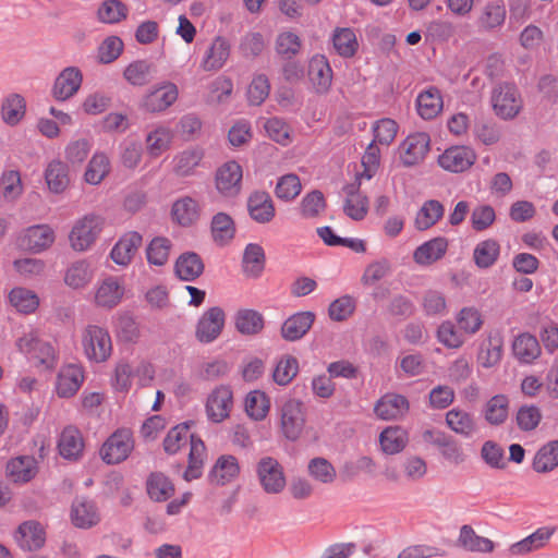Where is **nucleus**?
<instances>
[{
  "mask_svg": "<svg viewBox=\"0 0 558 558\" xmlns=\"http://www.w3.org/2000/svg\"><path fill=\"white\" fill-rule=\"evenodd\" d=\"M192 423L185 422L171 428L163 440L165 451L169 454L177 453L187 442L190 444L189 465L183 477L190 482L201 477L206 448L204 441L190 432Z\"/></svg>",
  "mask_w": 558,
  "mask_h": 558,
  "instance_id": "nucleus-1",
  "label": "nucleus"
},
{
  "mask_svg": "<svg viewBox=\"0 0 558 558\" xmlns=\"http://www.w3.org/2000/svg\"><path fill=\"white\" fill-rule=\"evenodd\" d=\"M17 350L37 367L52 371L58 363L54 348L51 343L38 338L36 332L29 331L17 338Z\"/></svg>",
  "mask_w": 558,
  "mask_h": 558,
  "instance_id": "nucleus-2",
  "label": "nucleus"
},
{
  "mask_svg": "<svg viewBox=\"0 0 558 558\" xmlns=\"http://www.w3.org/2000/svg\"><path fill=\"white\" fill-rule=\"evenodd\" d=\"M490 106L496 117L508 121L517 118L523 109L519 89L509 83L496 85L490 93Z\"/></svg>",
  "mask_w": 558,
  "mask_h": 558,
  "instance_id": "nucleus-3",
  "label": "nucleus"
},
{
  "mask_svg": "<svg viewBox=\"0 0 558 558\" xmlns=\"http://www.w3.org/2000/svg\"><path fill=\"white\" fill-rule=\"evenodd\" d=\"M82 345L86 357L95 363L106 362L112 353L109 331L97 325H88L82 333Z\"/></svg>",
  "mask_w": 558,
  "mask_h": 558,
  "instance_id": "nucleus-4",
  "label": "nucleus"
},
{
  "mask_svg": "<svg viewBox=\"0 0 558 558\" xmlns=\"http://www.w3.org/2000/svg\"><path fill=\"white\" fill-rule=\"evenodd\" d=\"M259 486L267 495H279L287 486L284 469L274 457L260 458L255 465Z\"/></svg>",
  "mask_w": 558,
  "mask_h": 558,
  "instance_id": "nucleus-5",
  "label": "nucleus"
},
{
  "mask_svg": "<svg viewBox=\"0 0 558 558\" xmlns=\"http://www.w3.org/2000/svg\"><path fill=\"white\" fill-rule=\"evenodd\" d=\"M102 229V219L97 215H86L77 220L70 234V245L76 252H84L90 247Z\"/></svg>",
  "mask_w": 558,
  "mask_h": 558,
  "instance_id": "nucleus-6",
  "label": "nucleus"
},
{
  "mask_svg": "<svg viewBox=\"0 0 558 558\" xmlns=\"http://www.w3.org/2000/svg\"><path fill=\"white\" fill-rule=\"evenodd\" d=\"M134 447L130 429L121 428L110 435L102 444L99 454L107 464H117L124 461Z\"/></svg>",
  "mask_w": 558,
  "mask_h": 558,
  "instance_id": "nucleus-7",
  "label": "nucleus"
},
{
  "mask_svg": "<svg viewBox=\"0 0 558 558\" xmlns=\"http://www.w3.org/2000/svg\"><path fill=\"white\" fill-rule=\"evenodd\" d=\"M430 149V137L425 132L409 134L399 145V159L405 167L420 165Z\"/></svg>",
  "mask_w": 558,
  "mask_h": 558,
  "instance_id": "nucleus-8",
  "label": "nucleus"
},
{
  "mask_svg": "<svg viewBox=\"0 0 558 558\" xmlns=\"http://www.w3.org/2000/svg\"><path fill=\"white\" fill-rule=\"evenodd\" d=\"M226 325V313L219 306L207 308L198 318L195 326V338L201 343H211L217 340Z\"/></svg>",
  "mask_w": 558,
  "mask_h": 558,
  "instance_id": "nucleus-9",
  "label": "nucleus"
},
{
  "mask_svg": "<svg viewBox=\"0 0 558 558\" xmlns=\"http://www.w3.org/2000/svg\"><path fill=\"white\" fill-rule=\"evenodd\" d=\"M475 150L466 145H454L445 149L437 159L438 166L451 173L469 170L476 161Z\"/></svg>",
  "mask_w": 558,
  "mask_h": 558,
  "instance_id": "nucleus-10",
  "label": "nucleus"
},
{
  "mask_svg": "<svg viewBox=\"0 0 558 558\" xmlns=\"http://www.w3.org/2000/svg\"><path fill=\"white\" fill-rule=\"evenodd\" d=\"M303 404L296 399L287 400L280 409V428L289 440H296L304 428Z\"/></svg>",
  "mask_w": 558,
  "mask_h": 558,
  "instance_id": "nucleus-11",
  "label": "nucleus"
},
{
  "mask_svg": "<svg viewBox=\"0 0 558 558\" xmlns=\"http://www.w3.org/2000/svg\"><path fill=\"white\" fill-rule=\"evenodd\" d=\"M179 97L178 86L169 81L154 85L145 95L142 106L149 112H162Z\"/></svg>",
  "mask_w": 558,
  "mask_h": 558,
  "instance_id": "nucleus-12",
  "label": "nucleus"
},
{
  "mask_svg": "<svg viewBox=\"0 0 558 558\" xmlns=\"http://www.w3.org/2000/svg\"><path fill=\"white\" fill-rule=\"evenodd\" d=\"M201 216L199 202L190 195L180 196L171 204L170 219L179 227L191 228L199 221Z\"/></svg>",
  "mask_w": 558,
  "mask_h": 558,
  "instance_id": "nucleus-13",
  "label": "nucleus"
},
{
  "mask_svg": "<svg viewBox=\"0 0 558 558\" xmlns=\"http://www.w3.org/2000/svg\"><path fill=\"white\" fill-rule=\"evenodd\" d=\"M243 178L242 167L234 160H229L221 165L215 175V185L217 191L226 197H233L241 191Z\"/></svg>",
  "mask_w": 558,
  "mask_h": 558,
  "instance_id": "nucleus-14",
  "label": "nucleus"
},
{
  "mask_svg": "<svg viewBox=\"0 0 558 558\" xmlns=\"http://www.w3.org/2000/svg\"><path fill=\"white\" fill-rule=\"evenodd\" d=\"M556 532L555 526H541L524 538L511 544L508 553L512 557H523L544 549Z\"/></svg>",
  "mask_w": 558,
  "mask_h": 558,
  "instance_id": "nucleus-15",
  "label": "nucleus"
},
{
  "mask_svg": "<svg viewBox=\"0 0 558 558\" xmlns=\"http://www.w3.org/2000/svg\"><path fill=\"white\" fill-rule=\"evenodd\" d=\"M82 83V71L77 66H66L56 77L51 95L58 101L69 100L80 90Z\"/></svg>",
  "mask_w": 558,
  "mask_h": 558,
  "instance_id": "nucleus-16",
  "label": "nucleus"
},
{
  "mask_svg": "<svg viewBox=\"0 0 558 558\" xmlns=\"http://www.w3.org/2000/svg\"><path fill=\"white\" fill-rule=\"evenodd\" d=\"M232 407V390L228 386H219L214 389L207 398V417L214 423H220L229 417Z\"/></svg>",
  "mask_w": 558,
  "mask_h": 558,
  "instance_id": "nucleus-17",
  "label": "nucleus"
},
{
  "mask_svg": "<svg viewBox=\"0 0 558 558\" xmlns=\"http://www.w3.org/2000/svg\"><path fill=\"white\" fill-rule=\"evenodd\" d=\"M85 380L84 369L76 364L62 366L56 381V392L60 398H71L76 395Z\"/></svg>",
  "mask_w": 558,
  "mask_h": 558,
  "instance_id": "nucleus-18",
  "label": "nucleus"
},
{
  "mask_svg": "<svg viewBox=\"0 0 558 558\" xmlns=\"http://www.w3.org/2000/svg\"><path fill=\"white\" fill-rule=\"evenodd\" d=\"M409 401L398 393H386L375 404L374 412L380 420L395 421L402 418L409 411Z\"/></svg>",
  "mask_w": 558,
  "mask_h": 558,
  "instance_id": "nucleus-19",
  "label": "nucleus"
},
{
  "mask_svg": "<svg viewBox=\"0 0 558 558\" xmlns=\"http://www.w3.org/2000/svg\"><path fill=\"white\" fill-rule=\"evenodd\" d=\"M308 77L317 94H327L332 83V70L327 58L314 56L308 64Z\"/></svg>",
  "mask_w": 558,
  "mask_h": 558,
  "instance_id": "nucleus-20",
  "label": "nucleus"
},
{
  "mask_svg": "<svg viewBox=\"0 0 558 558\" xmlns=\"http://www.w3.org/2000/svg\"><path fill=\"white\" fill-rule=\"evenodd\" d=\"M230 44L223 37H216L204 52L201 68L204 71H218L227 63L230 57Z\"/></svg>",
  "mask_w": 558,
  "mask_h": 558,
  "instance_id": "nucleus-21",
  "label": "nucleus"
},
{
  "mask_svg": "<svg viewBox=\"0 0 558 558\" xmlns=\"http://www.w3.org/2000/svg\"><path fill=\"white\" fill-rule=\"evenodd\" d=\"M60 456L66 460H78L84 450V439L81 432L72 425L63 428L58 439Z\"/></svg>",
  "mask_w": 558,
  "mask_h": 558,
  "instance_id": "nucleus-22",
  "label": "nucleus"
},
{
  "mask_svg": "<svg viewBox=\"0 0 558 558\" xmlns=\"http://www.w3.org/2000/svg\"><path fill=\"white\" fill-rule=\"evenodd\" d=\"M204 158L199 147H189L175 154L172 158V172L180 178L194 175Z\"/></svg>",
  "mask_w": 558,
  "mask_h": 558,
  "instance_id": "nucleus-23",
  "label": "nucleus"
},
{
  "mask_svg": "<svg viewBox=\"0 0 558 558\" xmlns=\"http://www.w3.org/2000/svg\"><path fill=\"white\" fill-rule=\"evenodd\" d=\"M444 108V99L441 92L429 86L423 89L416 97V110L418 116L424 120L436 118Z\"/></svg>",
  "mask_w": 558,
  "mask_h": 558,
  "instance_id": "nucleus-24",
  "label": "nucleus"
},
{
  "mask_svg": "<svg viewBox=\"0 0 558 558\" xmlns=\"http://www.w3.org/2000/svg\"><path fill=\"white\" fill-rule=\"evenodd\" d=\"M124 288L117 277L105 278L96 289L95 303L105 308H113L122 300Z\"/></svg>",
  "mask_w": 558,
  "mask_h": 558,
  "instance_id": "nucleus-25",
  "label": "nucleus"
},
{
  "mask_svg": "<svg viewBox=\"0 0 558 558\" xmlns=\"http://www.w3.org/2000/svg\"><path fill=\"white\" fill-rule=\"evenodd\" d=\"M71 520L80 529H89L96 525L100 517L95 502L84 497L76 498L72 504Z\"/></svg>",
  "mask_w": 558,
  "mask_h": 558,
  "instance_id": "nucleus-26",
  "label": "nucleus"
},
{
  "mask_svg": "<svg viewBox=\"0 0 558 558\" xmlns=\"http://www.w3.org/2000/svg\"><path fill=\"white\" fill-rule=\"evenodd\" d=\"M15 538L22 549L32 551L44 546L46 535L40 523L26 521L19 526Z\"/></svg>",
  "mask_w": 558,
  "mask_h": 558,
  "instance_id": "nucleus-27",
  "label": "nucleus"
},
{
  "mask_svg": "<svg viewBox=\"0 0 558 558\" xmlns=\"http://www.w3.org/2000/svg\"><path fill=\"white\" fill-rule=\"evenodd\" d=\"M240 474V464L238 459L231 454L219 457L210 473L209 480L216 485H226L234 481Z\"/></svg>",
  "mask_w": 558,
  "mask_h": 558,
  "instance_id": "nucleus-28",
  "label": "nucleus"
},
{
  "mask_svg": "<svg viewBox=\"0 0 558 558\" xmlns=\"http://www.w3.org/2000/svg\"><path fill=\"white\" fill-rule=\"evenodd\" d=\"M378 442L385 454H397L407 447L409 433L398 425L388 426L379 434Z\"/></svg>",
  "mask_w": 558,
  "mask_h": 558,
  "instance_id": "nucleus-29",
  "label": "nucleus"
},
{
  "mask_svg": "<svg viewBox=\"0 0 558 558\" xmlns=\"http://www.w3.org/2000/svg\"><path fill=\"white\" fill-rule=\"evenodd\" d=\"M448 248V241L445 238H434L420 245L413 253V259L417 265L429 266L441 259Z\"/></svg>",
  "mask_w": 558,
  "mask_h": 558,
  "instance_id": "nucleus-30",
  "label": "nucleus"
},
{
  "mask_svg": "<svg viewBox=\"0 0 558 558\" xmlns=\"http://www.w3.org/2000/svg\"><path fill=\"white\" fill-rule=\"evenodd\" d=\"M458 545L466 551L488 554L495 549V543L484 536L476 534L471 525L464 524L460 527Z\"/></svg>",
  "mask_w": 558,
  "mask_h": 558,
  "instance_id": "nucleus-31",
  "label": "nucleus"
},
{
  "mask_svg": "<svg viewBox=\"0 0 558 558\" xmlns=\"http://www.w3.org/2000/svg\"><path fill=\"white\" fill-rule=\"evenodd\" d=\"M446 423L452 432L466 438L472 437L477 432L474 415L460 408H453L447 412Z\"/></svg>",
  "mask_w": 558,
  "mask_h": 558,
  "instance_id": "nucleus-32",
  "label": "nucleus"
},
{
  "mask_svg": "<svg viewBox=\"0 0 558 558\" xmlns=\"http://www.w3.org/2000/svg\"><path fill=\"white\" fill-rule=\"evenodd\" d=\"M315 315L312 312H301L289 317L281 327V335L286 340L301 339L312 327Z\"/></svg>",
  "mask_w": 558,
  "mask_h": 558,
  "instance_id": "nucleus-33",
  "label": "nucleus"
},
{
  "mask_svg": "<svg viewBox=\"0 0 558 558\" xmlns=\"http://www.w3.org/2000/svg\"><path fill=\"white\" fill-rule=\"evenodd\" d=\"M250 216L258 223L269 222L275 216V207L269 194L254 192L247 202Z\"/></svg>",
  "mask_w": 558,
  "mask_h": 558,
  "instance_id": "nucleus-34",
  "label": "nucleus"
},
{
  "mask_svg": "<svg viewBox=\"0 0 558 558\" xmlns=\"http://www.w3.org/2000/svg\"><path fill=\"white\" fill-rule=\"evenodd\" d=\"M25 245L35 253H40L54 242V231L47 225L29 227L24 235Z\"/></svg>",
  "mask_w": 558,
  "mask_h": 558,
  "instance_id": "nucleus-35",
  "label": "nucleus"
},
{
  "mask_svg": "<svg viewBox=\"0 0 558 558\" xmlns=\"http://www.w3.org/2000/svg\"><path fill=\"white\" fill-rule=\"evenodd\" d=\"M502 352V338L499 335H490L481 347L477 355V363L484 368H493L500 363Z\"/></svg>",
  "mask_w": 558,
  "mask_h": 558,
  "instance_id": "nucleus-36",
  "label": "nucleus"
},
{
  "mask_svg": "<svg viewBox=\"0 0 558 558\" xmlns=\"http://www.w3.org/2000/svg\"><path fill=\"white\" fill-rule=\"evenodd\" d=\"M45 180L50 192L60 194L65 191L70 184L66 163L59 159L50 161L45 170Z\"/></svg>",
  "mask_w": 558,
  "mask_h": 558,
  "instance_id": "nucleus-37",
  "label": "nucleus"
},
{
  "mask_svg": "<svg viewBox=\"0 0 558 558\" xmlns=\"http://www.w3.org/2000/svg\"><path fill=\"white\" fill-rule=\"evenodd\" d=\"M94 277V269L87 259L70 264L64 275V283L72 289L85 288Z\"/></svg>",
  "mask_w": 558,
  "mask_h": 558,
  "instance_id": "nucleus-38",
  "label": "nucleus"
},
{
  "mask_svg": "<svg viewBox=\"0 0 558 558\" xmlns=\"http://www.w3.org/2000/svg\"><path fill=\"white\" fill-rule=\"evenodd\" d=\"M36 472V461L28 456L13 458L7 464V474L15 483L29 482Z\"/></svg>",
  "mask_w": 558,
  "mask_h": 558,
  "instance_id": "nucleus-39",
  "label": "nucleus"
},
{
  "mask_svg": "<svg viewBox=\"0 0 558 558\" xmlns=\"http://www.w3.org/2000/svg\"><path fill=\"white\" fill-rule=\"evenodd\" d=\"M177 276L184 281H193L204 271L202 258L193 252L181 254L174 265Z\"/></svg>",
  "mask_w": 558,
  "mask_h": 558,
  "instance_id": "nucleus-40",
  "label": "nucleus"
},
{
  "mask_svg": "<svg viewBox=\"0 0 558 558\" xmlns=\"http://www.w3.org/2000/svg\"><path fill=\"white\" fill-rule=\"evenodd\" d=\"M146 493L154 501H166L174 494V485L163 473L154 472L146 480Z\"/></svg>",
  "mask_w": 558,
  "mask_h": 558,
  "instance_id": "nucleus-41",
  "label": "nucleus"
},
{
  "mask_svg": "<svg viewBox=\"0 0 558 558\" xmlns=\"http://www.w3.org/2000/svg\"><path fill=\"white\" fill-rule=\"evenodd\" d=\"M456 322L463 336L472 337L477 333L483 325L482 312L475 306H464L456 314Z\"/></svg>",
  "mask_w": 558,
  "mask_h": 558,
  "instance_id": "nucleus-42",
  "label": "nucleus"
},
{
  "mask_svg": "<svg viewBox=\"0 0 558 558\" xmlns=\"http://www.w3.org/2000/svg\"><path fill=\"white\" fill-rule=\"evenodd\" d=\"M140 245V234L129 232L124 234L112 247L110 256L112 260L121 266L128 265Z\"/></svg>",
  "mask_w": 558,
  "mask_h": 558,
  "instance_id": "nucleus-43",
  "label": "nucleus"
},
{
  "mask_svg": "<svg viewBox=\"0 0 558 558\" xmlns=\"http://www.w3.org/2000/svg\"><path fill=\"white\" fill-rule=\"evenodd\" d=\"M509 415V398L506 395H496L486 401L483 416L490 425L504 424Z\"/></svg>",
  "mask_w": 558,
  "mask_h": 558,
  "instance_id": "nucleus-44",
  "label": "nucleus"
},
{
  "mask_svg": "<svg viewBox=\"0 0 558 558\" xmlns=\"http://www.w3.org/2000/svg\"><path fill=\"white\" fill-rule=\"evenodd\" d=\"M532 465L537 473H549L558 468V439L543 445L535 453Z\"/></svg>",
  "mask_w": 558,
  "mask_h": 558,
  "instance_id": "nucleus-45",
  "label": "nucleus"
},
{
  "mask_svg": "<svg viewBox=\"0 0 558 558\" xmlns=\"http://www.w3.org/2000/svg\"><path fill=\"white\" fill-rule=\"evenodd\" d=\"M9 302L21 314H33L39 306V296L29 289L16 287L9 293Z\"/></svg>",
  "mask_w": 558,
  "mask_h": 558,
  "instance_id": "nucleus-46",
  "label": "nucleus"
},
{
  "mask_svg": "<svg viewBox=\"0 0 558 558\" xmlns=\"http://www.w3.org/2000/svg\"><path fill=\"white\" fill-rule=\"evenodd\" d=\"M308 476L323 485H330L337 478V470L333 464L323 457L311 459L306 466Z\"/></svg>",
  "mask_w": 558,
  "mask_h": 558,
  "instance_id": "nucleus-47",
  "label": "nucleus"
},
{
  "mask_svg": "<svg viewBox=\"0 0 558 558\" xmlns=\"http://www.w3.org/2000/svg\"><path fill=\"white\" fill-rule=\"evenodd\" d=\"M244 409L248 417L254 421H263L270 410V399L262 390L250 391L244 400Z\"/></svg>",
  "mask_w": 558,
  "mask_h": 558,
  "instance_id": "nucleus-48",
  "label": "nucleus"
},
{
  "mask_svg": "<svg viewBox=\"0 0 558 558\" xmlns=\"http://www.w3.org/2000/svg\"><path fill=\"white\" fill-rule=\"evenodd\" d=\"M345 194L347 198L343 206L345 215L357 221L364 219L368 211L367 197L361 194L354 185L348 186Z\"/></svg>",
  "mask_w": 558,
  "mask_h": 558,
  "instance_id": "nucleus-49",
  "label": "nucleus"
},
{
  "mask_svg": "<svg viewBox=\"0 0 558 558\" xmlns=\"http://www.w3.org/2000/svg\"><path fill=\"white\" fill-rule=\"evenodd\" d=\"M506 8L500 2H488L482 10L477 25L484 31H493L501 27L506 20Z\"/></svg>",
  "mask_w": 558,
  "mask_h": 558,
  "instance_id": "nucleus-50",
  "label": "nucleus"
},
{
  "mask_svg": "<svg viewBox=\"0 0 558 558\" xmlns=\"http://www.w3.org/2000/svg\"><path fill=\"white\" fill-rule=\"evenodd\" d=\"M234 325L240 333L252 336L258 333L263 329L264 319L258 312L242 308L234 315Z\"/></svg>",
  "mask_w": 558,
  "mask_h": 558,
  "instance_id": "nucleus-51",
  "label": "nucleus"
},
{
  "mask_svg": "<svg viewBox=\"0 0 558 558\" xmlns=\"http://www.w3.org/2000/svg\"><path fill=\"white\" fill-rule=\"evenodd\" d=\"M499 254V243L494 239H487L474 247L473 260L478 268H489L497 262Z\"/></svg>",
  "mask_w": 558,
  "mask_h": 558,
  "instance_id": "nucleus-52",
  "label": "nucleus"
},
{
  "mask_svg": "<svg viewBox=\"0 0 558 558\" xmlns=\"http://www.w3.org/2000/svg\"><path fill=\"white\" fill-rule=\"evenodd\" d=\"M302 39L292 31L280 32L275 41V50L284 60H291L300 53Z\"/></svg>",
  "mask_w": 558,
  "mask_h": 558,
  "instance_id": "nucleus-53",
  "label": "nucleus"
},
{
  "mask_svg": "<svg viewBox=\"0 0 558 558\" xmlns=\"http://www.w3.org/2000/svg\"><path fill=\"white\" fill-rule=\"evenodd\" d=\"M445 213L442 204L436 199L426 201L415 217V227L418 230H427L433 227Z\"/></svg>",
  "mask_w": 558,
  "mask_h": 558,
  "instance_id": "nucleus-54",
  "label": "nucleus"
},
{
  "mask_svg": "<svg viewBox=\"0 0 558 558\" xmlns=\"http://www.w3.org/2000/svg\"><path fill=\"white\" fill-rule=\"evenodd\" d=\"M110 172V160L105 153L96 151L89 160L84 179L88 184L98 185Z\"/></svg>",
  "mask_w": 558,
  "mask_h": 558,
  "instance_id": "nucleus-55",
  "label": "nucleus"
},
{
  "mask_svg": "<svg viewBox=\"0 0 558 558\" xmlns=\"http://www.w3.org/2000/svg\"><path fill=\"white\" fill-rule=\"evenodd\" d=\"M514 355L524 363H531L541 354V347L536 337L530 333L518 336L513 342Z\"/></svg>",
  "mask_w": 558,
  "mask_h": 558,
  "instance_id": "nucleus-56",
  "label": "nucleus"
},
{
  "mask_svg": "<svg viewBox=\"0 0 558 558\" xmlns=\"http://www.w3.org/2000/svg\"><path fill=\"white\" fill-rule=\"evenodd\" d=\"M171 141V130L166 126H158L146 136V151L151 157H158L169 149Z\"/></svg>",
  "mask_w": 558,
  "mask_h": 558,
  "instance_id": "nucleus-57",
  "label": "nucleus"
},
{
  "mask_svg": "<svg viewBox=\"0 0 558 558\" xmlns=\"http://www.w3.org/2000/svg\"><path fill=\"white\" fill-rule=\"evenodd\" d=\"M211 233L217 244L226 245L229 243L235 233L232 218L225 213L216 214L211 220Z\"/></svg>",
  "mask_w": 558,
  "mask_h": 558,
  "instance_id": "nucleus-58",
  "label": "nucleus"
},
{
  "mask_svg": "<svg viewBox=\"0 0 558 558\" xmlns=\"http://www.w3.org/2000/svg\"><path fill=\"white\" fill-rule=\"evenodd\" d=\"M172 243L168 238L157 236L146 247L147 262L151 266H163L167 264Z\"/></svg>",
  "mask_w": 558,
  "mask_h": 558,
  "instance_id": "nucleus-59",
  "label": "nucleus"
},
{
  "mask_svg": "<svg viewBox=\"0 0 558 558\" xmlns=\"http://www.w3.org/2000/svg\"><path fill=\"white\" fill-rule=\"evenodd\" d=\"M335 50L344 58L352 57L359 48L356 35L351 28H338L332 36Z\"/></svg>",
  "mask_w": 558,
  "mask_h": 558,
  "instance_id": "nucleus-60",
  "label": "nucleus"
},
{
  "mask_svg": "<svg viewBox=\"0 0 558 558\" xmlns=\"http://www.w3.org/2000/svg\"><path fill=\"white\" fill-rule=\"evenodd\" d=\"M265 266V253L260 245L251 243L243 254V268L246 275L257 277Z\"/></svg>",
  "mask_w": 558,
  "mask_h": 558,
  "instance_id": "nucleus-61",
  "label": "nucleus"
},
{
  "mask_svg": "<svg viewBox=\"0 0 558 558\" xmlns=\"http://www.w3.org/2000/svg\"><path fill=\"white\" fill-rule=\"evenodd\" d=\"M299 362L296 357L284 354L277 361L272 373L274 380L281 386H286L298 375Z\"/></svg>",
  "mask_w": 558,
  "mask_h": 558,
  "instance_id": "nucleus-62",
  "label": "nucleus"
},
{
  "mask_svg": "<svg viewBox=\"0 0 558 558\" xmlns=\"http://www.w3.org/2000/svg\"><path fill=\"white\" fill-rule=\"evenodd\" d=\"M263 126L267 136L274 142L282 146H288L292 143L291 128L284 120L274 117L267 119Z\"/></svg>",
  "mask_w": 558,
  "mask_h": 558,
  "instance_id": "nucleus-63",
  "label": "nucleus"
},
{
  "mask_svg": "<svg viewBox=\"0 0 558 558\" xmlns=\"http://www.w3.org/2000/svg\"><path fill=\"white\" fill-rule=\"evenodd\" d=\"M436 337L448 349H459L466 340L459 327L450 320H445L438 326Z\"/></svg>",
  "mask_w": 558,
  "mask_h": 558,
  "instance_id": "nucleus-64",
  "label": "nucleus"
}]
</instances>
